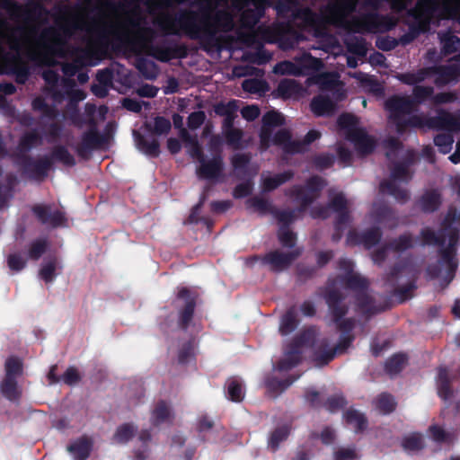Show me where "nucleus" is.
I'll use <instances>...</instances> for the list:
<instances>
[{"mask_svg":"<svg viewBox=\"0 0 460 460\" xmlns=\"http://www.w3.org/2000/svg\"><path fill=\"white\" fill-rule=\"evenodd\" d=\"M92 2H82L75 9H65L56 20V28H40L31 15L26 17L25 27L31 35L32 60L52 66L55 58H70L75 66H94L106 52L112 40L130 46L140 53H149L153 32L145 27L139 5H123L114 10L115 2H98L96 13L89 12Z\"/></svg>","mask_w":460,"mask_h":460,"instance_id":"1","label":"nucleus"},{"mask_svg":"<svg viewBox=\"0 0 460 460\" xmlns=\"http://www.w3.org/2000/svg\"><path fill=\"white\" fill-rule=\"evenodd\" d=\"M376 2H327L319 14L305 9V31L319 37L326 33V25L333 24L352 32H384L397 20L403 19L409 32L402 38L406 44L419 33L429 30L440 19L460 22V2H390L393 15H381Z\"/></svg>","mask_w":460,"mask_h":460,"instance_id":"2","label":"nucleus"},{"mask_svg":"<svg viewBox=\"0 0 460 460\" xmlns=\"http://www.w3.org/2000/svg\"><path fill=\"white\" fill-rule=\"evenodd\" d=\"M432 93V87L418 85L413 89L414 101L408 96L399 95L386 101L385 107L389 111L390 120L399 132L407 128H437L460 131V115L439 111L437 118L427 119L421 114L414 113L417 103L427 100Z\"/></svg>","mask_w":460,"mask_h":460,"instance_id":"3","label":"nucleus"},{"mask_svg":"<svg viewBox=\"0 0 460 460\" xmlns=\"http://www.w3.org/2000/svg\"><path fill=\"white\" fill-rule=\"evenodd\" d=\"M460 210L450 209L443 222L440 235L436 236L430 229H424L421 233L423 243H441L445 247L442 261L439 262L438 271L435 273L441 286H447L454 278L457 263L452 254L453 249L459 238Z\"/></svg>","mask_w":460,"mask_h":460,"instance_id":"4","label":"nucleus"},{"mask_svg":"<svg viewBox=\"0 0 460 460\" xmlns=\"http://www.w3.org/2000/svg\"><path fill=\"white\" fill-rule=\"evenodd\" d=\"M305 84L308 87L315 84L322 92L332 93V99L320 94L312 100L311 110L317 116L331 115L336 108V102L343 100L347 94L344 84L336 72H324L309 76Z\"/></svg>","mask_w":460,"mask_h":460,"instance_id":"5","label":"nucleus"},{"mask_svg":"<svg viewBox=\"0 0 460 460\" xmlns=\"http://www.w3.org/2000/svg\"><path fill=\"white\" fill-rule=\"evenodd\" d=\"M284 122L281 113L271 111L262 117V126L260 133V146L261 150H266L271 145L281 146L286 152H301L305 149V145H308L320 137V133L316 130H311L305 137V143H295L290 140V135L286 130H279L272 137L274 128Z\"/></svg>","mask_w":460,"mask_h":460,"instance_id":"6","label":"nucleus"},{"mask_svg":"<svg viewBox=\"0 0 460 460\" xmlns=\"http://www.w3.org/2000/svg\"><path fill=\"white\" fill-rule=\"evenodd\" d=\"M173 124L175 128H181V137L184 143L188 154L199 162L197 172L199 177L205 179H216L219 176L222 170V161L217 154L212 157L205 156L196 137L189 135L187 130L182 128V118L180 115L173 116Z\"/></svg>","mask_w":460,"mask_h":460,"instance_id":"7","label":"nucleus"},{"mask_svg":"<svg viewBox=\"0 0 460 460\" xmlns=\"http://www.w3.org/2000/svg\"><path fill=\"white\" fill-rule=\"evenodd\" d=\"M31 36L27 32L25 24L14 30H10L5 22H0V73L4 72L9 61L4 44H8L10 49L17 53L26 51L32 60L31 49L33 47L31 42Z\"/></svg>","mask_w":460,"mask_h":460,"instance_id":"8","label":"nucleus"},{"mask_svg":"<svg viewBox=\"0 0 460 460\" xmlns=\"http://www.w3.org/2000/svg\"><path fill=\"white\" fill-rule=\"evenodd\" d=\"M460 76V65L458 60H452L450 65L438 69L426 68L417 73L402 74L398 75L400 81L407 84H416L428 77H433L438 84H445L456 81Z\"/></svg>","mask_w":460,"mask_h":460,"instance_id":"9","label":"nucleus"},{"mask_svg":"<svg viewBox=\"0 0 460 460\" xmlns=\"http://www.w3.org/2000/svg\"><path fill=\"white\" fill-rule=\"evenodd\" d=\"M338 124L347 138L355 145V147L360 153L368 154L374 149V139L358 127V119L354 115L343 114L340 116Z\"/></svg>","mask_w":460,"mask_h":460,"instance_id":"10","label":"nucleus"},{"mask_svg":"<svg viewBox=\"0 0 460 460\" xmlns=\"http://www.w3.org/2000/svg\"><path fill=\"white\" fill-rule=\"evenodd\" d=\"M410 177V172L405 164L397 165L394 167L389 181L381 184V190L383 192L393 195L396 199L403 201L408 197L404 184Z\"/></svg>","mask_w":460,"mask_h":460,"instance_id":"11","label":"nucleus"},{"mask_svg":"<svg viewBox=\"0 0 460 460\" xmlns=\"http://www.w3.org/2000/svg\"><path fill=\"white\" fill-rule=\"evenodd\" d=\"M276 93L284 99H298L306 95L307 91L295 79H283L279 82Z\"/></svg>","mask_w":460,"mask_h":460,"instance_id":"12","label":"nucleus"},{"mask_svg":"<svg viewBox=\"0 0 460 460\" xmlns=\"http://www.w3.org/2000/svg\"><path fill=\"white\" fill-rule=\"evenodd\" d=\"M324 183L321 178H312L305 190H296V199L305 208L318 197L319 190L323 187Z\"/></svg>","mask_w":460,"mask_h":460,"instance_id":"13","label":"nucleus"},{"mask_svg":"<svg viewBox=\"0 0 460 460\" xmlns=\"http://www.w3.org/2000/svg\"><path fill=\"white\" fill-rule=\"evenodd\" d=\"M299 253L298 249H294L291 252H274L267 255L266 261L272 269L281 270L288 266Z\"/></svg>","mask_w":460,"mask_h":460,"instance_id":"14","label":"nucleus"},{"mask_svg":"<svg viewBox=\"0 0 460 460\" xmlns=\"http://www.w3.org/2000/svg\"><path fill=\"white\" fill-rule=\"evenodd\" d=\"M93 448V442L89 438L83 437L75 440L67 447L74 460H85Z\"/></svg>","mask_w":460,"mask_h":460,"instance_id":"15","label":"nucleus"},{"mask_svg":"<svg viewBox=\"0 0 460 460\" xmlns=\"http://www.w3.org/2000/svg\"><path fill=\"white\" fill-rule=\"evenodd\" d=\"M350 342H351L350 336H349V335L343 336L341 338L340 344L334 349L327 350L325 348H323V350L316 352L314 355V360L319 365L326 364L327 362L332 360L337 353H341L346 348H348L349 346Z\"/></svg>","mask_w":460,"mask_h":460,"instance_id":"16","label":"nucleus"},{"mask_svg":"<svg viewBox=\"0 0 460 460\" xmlns=\"http://www.w3.org/2000/svg\"><path fill=\"white\" fill-rule=\"evenodd\" d=\"M296 60L302 70V75L314 71H319L323 67V63L321 58H314L307 52L296 56Z\"/></svg>","mask_w":460,"mask_h":460,"instance_id":"17","label":"nucleus"},{"mask_svg":"<svg viewBox=\"0 0 460 460\" xmlns=\"http://www.w3.org/2000/svg\"><path fill=\"white\" fill-rule=\"evenodd\" d=\"M341 266L344 268V278L349 287L361 288L366 287V280L353 271V264L349 260L342 261Z\"/></svg>","mask_w":460,"mask_h":460,"instance_id":"18","label":"nucleus"},{"mask_svg":"<svg viewBox=\"0 0 460 460\" xmlns=\"http://www.w3.org/2000/svg\"><path fill=\"white\" fill-rule=\"evenodd\" d=\"M237 109L238 106L236 101H232L227 103L222 102L215 107L216 113L225 117L223 127H230V125H233Z\"/></svg>","mask_w":460,"mask_h":460,"instance_id":"19","label":"nucleus"},{"mask_svg":"<svg viewBox=\"0 0 460 460\" xmlns=\"http://www.w3.org/2000/svg\"><path fill=\"white\" fill-rule=\"evenodd\" d=\"M172 419L170 407L164 402L158 403L154 409L151 416V421L154 426L169 423Z\"/></svg>","mask_w":460,"mask_h":460,"instance_id":"20","label":"nucleus"},{"mask_svg":"<svg viewBox=\"0 0 460 460\" xmlns=\"http://www.w3.org/2000/svg\"><path fill=\"white\" fill-rule=\"evenodd\" d=\"M34 212L43 222L49 223L54 226H59L64 221V217L60 212H55L52 214L50 212V208L47 206H37L34 208Z\"/></svg>","mask_w":460,"mask_h":460,"instance_id":"21","label":"nucleus"},{"mask_svg":"<svg viewBox=\"0 0 460 460\" xmlns=\"http://www.w3.org/2000/svg\"><path fill=\"white\" fill-rule=\"evenodd\" d=\"M0 390L6 399L9 401H16L21 395V388L16 379H5L1 383Z\"/></svg>","mask_w":460,"mask_h":460,"instance_id":"22","label":"nucleus"},{"mask_svg":"<svg viewBox=\"0 0 460 460\" xmlns=\"http://www.w3.org/2000/svg\"><path fill=\"white\" fill-rule=\"evenodd\" d=\"M5 379H16L22 375L23 365L22 359L16 357H10L4 364Z\"/></svg>","mask_w":460,"mask_h":460,"instance_id":"23","label":"nucleus"},{"mask_svg":"<svg viewBox=\"0 0 460 460\" xmlns=\"http://www.w3.org/2000/svg\"><path fill=\"white\" fill-rule=\"evenodd\" d=\"M349 75L360 83V86L363 90L373 93L380 92V84L372 76L362 72L349 73Z\"/></svg>","mask_w":460,"mask_h":460,"instance_id":"24","label":"nucleus"},{"mask_svg":"<svg viewBox=\"0 0 460 460\" xmlns=\"http://www.w3.org/2000/svg\"><path fill=\"white\" fill-rule=\"evenodd\" d=\"M273 72L277 75H289L294 76L302 75V70L298 66V63L296 60V58L293 61H282L278 63L274 68Z\"/></svg>","mask_w":460,"mask_h":460,"instance_id":"25","label":"nucleus"},{"mask_svg":"<svg viewBox=\"0 0 460 460\" xmlns=\"http://www.w3.org/2000/svg\"><path fill=\"white\" fill-rule=\"evenodd\" d=\"M292 177L289 172L275 174V175H263L262 186L265 190H271L284 183Z\"/></svg>","mask_w":460,"mask_h":460,"instance_id":"26","label":"nucleus"},{"mask_svg":"<svg viewBox=\"0 0 460 460\" xmlns=\"http://www.w3.org/2000/svg\"><path fill=\"white\" fill-rule=\"evenodd\" d=\"M136 146L138 150L149 155H157L159 153L158 142L154 138L136 137Z\"/></svg>","mask_w":460,"mask_h":460,"instance_id":"27","label":"nucleus"},{"mask_svg":"<svg viewBox=\"0 0 460 460\" xmlns=\"http://www.w3.org/2000/svg\"><path fill=\"white\" fill-rule=\"evenodd\" d=\"M227 395L233 402H241L244 397V390L241 381L229 380L227 383Z\"/></svg>","mask_w":460,"mask_h":460,"instance_id":"28","label":"nucleus"},{"mask_svg":"<svg viewBox=\"0 0 460 460\" xmlns=\"http://www.w3.org/2000/svg\"><path fill=\"white\" fill-rule=\"evenodd\" d=\"M223 132L229 145L235 148L243 146V132L240 129L234 128L230 125V127H223Z\"/></svg>","mask_w":460,"mask_h":460,"instance_id":"29","label":"nucleus"},{"mask_svg":"<svg viewBox=\"0 0 460 460\" xmlns=\"http://www.w3.org/2000/svg\"><path fill=\"white\" fill-rule=\"evenodd\" d=\"M346 420L356 431L363 429L366 426V420L363 414L354 409H350L346 412Z\"/></svg>","mask_w":460,"mask_h":460,"instance_id":"30","label":"nucleus"},{"mask_svg":"<svg viewBox=\"0 0 460 460\" xmlns=\"http://www.w3.org/2000/svg\"><path fill=\"white\" fill-rule=\"evenodd\" d=\"M58 266V261L56 259L46 261L40 271L41 279H43L46 282L53 281L56 276L55 272Z\"/></svg>","mask_w":460,"mask_h":460,"instance_id":"31","label":"nucleus"},{"mask_svg":"<svg viewBox=\"0 0 460 460\" xmlns=\"http://www.w3.org/2000/svg\"><path fill=\"white\" fill-rule=\"evenodd\" d=\"M441 43L445 54H451L460 49V40L451 32L441 37Z\"/></svg>","mask_w":460,"mask_h":460,"instance_id":"32","label":"nucleus"},{"mask_svg":"<svg viewBox=\"0 0 460 460\" xmlns=\"http://www.w3.org/2000/svg\"><path fill=\"white\" fill-rule=\"evenodd\" d=\"M136 429L131 424H124L118 428L114 434V441L116 443H126L135 435Z\"/></svg>","mask_w":460,"mask_h":460,"instance_id":"33","label":"nucleus"},{"mask_svg":"<svg viewBox=\"0 0 460 460\" xmlns=\"http://www.w3.org/2000/svg\"><path fill=\"white\" fill-rule=\"evenodd\" d=\"M440 204V195L437 190L427 192L421 199V206L426 211L435 210Z\"/></svg>","mask_w":460,"mask_h":460,"instance_id":"34","label":"nucleus"},{"mask_svg":"<svg viewBox=\"0 0 460 460\" xmlns=\"http://www.w3.org/2000/svg\"><path fill=\"white\" fill-rule=\"evenodd\" d=\"M289 433V429L287 426L278 428L272 432L269 439V447L275 450L280 442L285 440Z\"/></svg>","mask_w":460,"mask_h":460,"instance_id":"35","label":"nucleus"},{"mask_svg":"<svg viewBox=\"0 0 460 460\" xmlns=\"http://www.w3.org/2000/svg\"><path fill=\"white\" fill-rule=\"evenodd\" d=\"M434 143L441 153L447 154L452 149L454 138L450 134H439L434 138Z\"/></svg>","mask_w":460,"mask_h":460,"instance_id":"36","label":"nucleus"},{"mask_svg":"<svg viewBox=\"0 0 460 460\" xmlns=\"http://www.w3.org/2000/svg\"><path fill=\"white\" fill-rule=\"evenodd\" d=\"M403 447L409 451H414L421 448L424 445L423 438L421 435L414 433L408 435L403 439Z\"/></svg>","mask_w":460,"mask_h":460,"instance_id":"37","label":"nucleus"},{"mask_svg":"<svg viewBox=\"0 0 460 460\" xmlns=\"http://www.w3.org/2000/svg\"><path fill=\"white\" fill-rule=\"evenodd\" d=\"M299 356L297 351H290L284 355V358L279 363L278 368L280 371H286L297 364Z\"/></svg>","mask_w":460,"mask_h":460,"instance_id":"38","label":"nucleus"},{"mask_svg":"<svg viewBox=\"0 0 460 460\" xmlns=\"http://www.w3.org/2000/svg\"><path fill=\"white\" fill-rule=\"evenodd\" d=\"M332 208L339 214L340 220L343 221L347 215V207L342 194H337L332 198Z\"/></svg>","mask_w":460,"mask_h":460,"instance_id":"39","label":"nucleus"},{"mask_svg":"<svg viewBox=\"0 0 460 460\" xmlns=\"http://www.w3.org/2000/svg\"><path fill=\"white\" fill-rule=\"evenodd\" d=\"M296 324V316L292 311H289L282 317L279 331L282 334H288L295 328Z\"/></svg>","mask_w":460,"mask_h":460,"instance_id":"40","label":"nucleus"},{"mask_svg":"<svg viewBox=\"0 0 460 460\" xmlns=\"http://www.w3.org/2000/svg\"><path fill=\"white\" fill-rule=\"evenodd\" d=\"M150 130L157 135L167 133L171 128V123L164 118H156L153 123L148 125Z\"/></svg>","mask_w":460,"mask_h":460,"instance_id":"41","label":"nucleus"},{"mask_svg":"<svg viewBox=\"0 0 460 460\" xmlns=\"http://www.w3.org/2000/svg\"><path fill=\"white\" fill-rule=\"evenodd\" d=\"M406 357L403 354H398L389 359L386 368L391 374L399 372L406 363Z\"/></svg>","mask_w":460,"mask_h":460,"instance_id":"42","label":"nucleus"},{"mask_svg":"<svg viewBox=\"0 0 460 460\" xmlns=\"http://www.w3.org/2000/svg\"><path fill=\"white\" fill-rule=\"evenodd\" d=\"M377 407L383 413H389L394 410V398L388 394H382L377 400Z\"/></svg>","mask_w":460,"mask_h":460,"instance_id":"43","label":"nucleus"},{"mask_svg":"<svg viewBox=\"0 0 460 460\" xmlns=\"http://www.w3.org/2000/svg\"><path fill=\"white\" fill-rule=\"evenodd\" d=\"M347 47L349 52L363 57L367 53V44L362 39H356L355 41H348Z\"/></svg>","mask_w":460,"mask_h":460,"instance_id":"44","label":"nucleus"},{"mask_svg":"<svg viewBox=\"0 0 460 460\" xmlns=\"http://www.w3.org/2000/svg\"><path fill=\"white\" fill-rule=\"evenodd\" d=\"M447 371L446 369H439L438 375V394L440 397L447 399L449 391L447 386Z\"/></svg>","mask_w":460,"mask_h":460,"instance_id":"45","label":"nucleus"},{"mask_svg":"<svg viewBox=\"0 0 460 460\" xmlns=\"http://www.w3.org/2000/svg\"><path fill=\"white\" fill-rule=\"evenodd\" d=\"M358 453L353 447H342L338 449L333 456V460H355Z\"/></svg>","mask_w":460,"mask_h":460,"instance_id":"46","label":"nucleus"},{"mask_svg":"<svg viewBox=\"0 0 460 460\" xmlns=\"http://www.w3.org/2000/svg\"><path fill=\"white\" fill-rule=\"evenodd\" d=\"M265 84L262 81L256 79H247L243 82V88L248 93H261L264 91Z\"/></svg>","mask_w":460,"mask_h":460,"instance_id":"47","label":"nucleus"},{"mask_svg":"<svg viewBox=\"0 0 460 460\" xmlns=\"http://www.w3.org/2000/svg\"><path fill=\"white\" fill-rule=\"evenodd\" d=\"M47 243L44 240H38L34 242L29 251L30 258L37 260L45 252Z\"/></svg>","mask_w":460,"mask_h":460,"instance_id":"48","label":"nucleus"},{"mask_svg":"<svg viewBox=\"0 0 460 460\" xmlns=\"http://www.w3.org/2000/svg\"><path fill=\"white\" fill-rule=\"evenodd\" d=\"M279 237L282 245L286 248H292L295 243V236L289 229L284 227L279 230Z\"/></svg>","mask_w":460,"mask_h":460,"instance_id":"49","label":"nucleus"},{"mask_svg":"<svg viewBox=\"0 0 460 460\" xmlns=\"http://www.w3.org/2000/svg\"><path fill=\"white\" fill-rule=\"evenodd\" d=\"M205 114L203 111H195L189 116L188 126L191 129L198 128L204 121Z\"/></svg>","mask_w":460,"mask_h":460,"instance_id":"50","label":"nucleus"},{"mask_svg":"<svg viewBox=\"0 0 460 460\" xmlns=\"http://www.w3.org/2000/svg\"><path fill=\"white\" fill-rule=\"evenodd\" d=\"M62 380L65 384L75 385L80 380V375L76 368L68 367L63 375Z\"/></svg>","mask_w":460,"mask_h":460,"instance_id":"51","label":"nucleus"},{"mask_svg":"<svg viewBox=\"0 0 460 460\" xmlns=\"http://www.w3.org/2000/svg\"><path fill=\"white\" fill-rule=\"evenodd\" d=\"M8 265L12 270H20L24 267L25 260L20 254H11L8 258Z\"/></svg>","mask_w":460,"mask_h":460,"instance_id":"52","label":"nucleus"},{"mask_svg":"<svg viewBox=\"0 0 460 460\" xmlns=\"http://www.w3.org/2000/svg\"><path fill=\"white\" fill-rule=\"evenodd\" d=\"M241 114L246 120H253L260 115V110L257 106H246L241 111Z\"/></svg>","mask_w":460,"mask_h":460,"instance_id":"53","label":"nucleus"},{"mask_svg":"<svg viewBox=\"0 0 460 460\" xmlns=\"http://www.w3.org/2000/svg\"><path fill=\"white\" fill-rule=\"evenodd\" d=\"M84 145L86 147L93 148L99 145V137L94 130H90L86 133L83 139Z\"/></svg>","mask_w":460,"mask_h":460,"instance_id":"54","label":"nucleus"},{"mask_svg":"<svg viewBox=\"0 0 460 460\" xmlns=\"http://www.w3.org/2000/svg\"><path fill=\"white\" fill-rule=\"evenodd\" d=\"M249 205L254 208V210L264 212L269 208V203L261 198H253L249 201Z\"/></svg>","mask_w":460,"mask_h":460,"instance_id":"55","label":"nucleus"},{"mask_svg":"<svg viewBox=\"0 0 460 460\" xmlns=\"http://www.w3.org/2000/svg\"><path fill=\"white\" fill-rule=\"evenodd\" d=\"M42 75H43V78L45 79V81L47 82V84L50 87H53L58 80V74L55 71H53L51 68L45 69L43 71Z\"/></svg>","mask_w":460,"mask_h":460,"instance_id":"56","label":"nucleus"},{"mask_svg":"<svg viewBox=\"0 0 460 460\" xmlns=\"http://www.w3.org/2000/svg\"><path fill=\"white\" fill-rule=\"evenodd\" d=\"M412 245V240L408 235L402 236L398 242L394 244V249L395 251H402L407 249Z\"/></svg>","mask_w":460,"mask_h":460,"instance_id":"57","label":"nucleus"},{"mask_svg":"<svg viewBox=\"0 0 460 460\" xmlns=\"http://www.w3.org/2000/svg\"><path fill=\"white\" fill-rule=\"evenodd\" d=\"M137 93L144 97H155L157 93V89L150 84H145L137 89Z\"/></svg>","mask_w":460,"mask_h":460,"instance_id":"58","label":"nucleus"},{"mask_svg":"<svg viewBox=\"0 0 460 460\" xmlns=\"http://www.w3.org/2000/svg\"><path fill=\"white\" fill-rule=\"evenodd\" d=\"M456 100V96L450 93H439L434 96L433 101L436 104L451 102Z\"/></svg>","mask_w":460,"mask_h":460,"instance_id":"59","label":"nucleus"},{"mask_svg":"<svg viewBox=\"0 0 460 460\" xmlns=\"http://www.w3.org/2000/svg\"><path fill=\"white\" fill-rule=\"evenodd\" d=\"M122 104L130 111L138 112L141 110V102L133 99H124Z\"/></svg>","mask_w":460,"mask_h":460,"instance_id":"60","label":"nucleus"},{"mask_svg":"<svg viewBox=\"0 0 460 460\" xmlns=\"http://www.w3.org/2000/svg\"><path fill=\"white\" fill-rule=\"evenodd\" d=\"M379 238H380L379 232L377 230H374V231L365 234L363 242L365 243V244L367 246L370 247L373 244H375L376 243H377Z\"/></svg>","mask_w":460,"mask_h":460,"instance_id":"61","label":"nucleus"},{"mask_svg":"<svg viewBox=\"0 0 460 460\" xmlns=\"http://www.w3.org/2000/svg\"><path fill=\"white\" fill-rule=\"evenodd\" d=\"M37 137L34 133L26 135L21 142V149L26 150L36 143Z\"/></svg>","mask_w":460,"mask_h":460,"instance_id":"62","label":"nucleus"},{"mask_svg":"<svg viewBox=\"0 0 460 460\" xmlns=\"http://www.w3.org/2000/svg\"><path fill=\"white\" fill-rule=\"evenodd\" d=\"M98 81L103 84L108 85L111 82V73L110 70H101L97 73Z\"/></svg>","mask_w":460,"mask_h":460,"instance_id":"63","label":"nucleus"},{"mask_svg":"<svg viewBox=\"0 0 460 460\" xmlns=\"http://www.w3.org/2000/svg\"><path fill=\"white\" fill-rule=\"evenodd\" d=\"M429 431H430V434H431L432 438L436 441H441L445 438L444 430L440 427H438V426H432L429 429Z\"/></svg>","mask_w":460,"mask_h":460,"instance_id":"64","label":"nucleus"}]
</instances>
